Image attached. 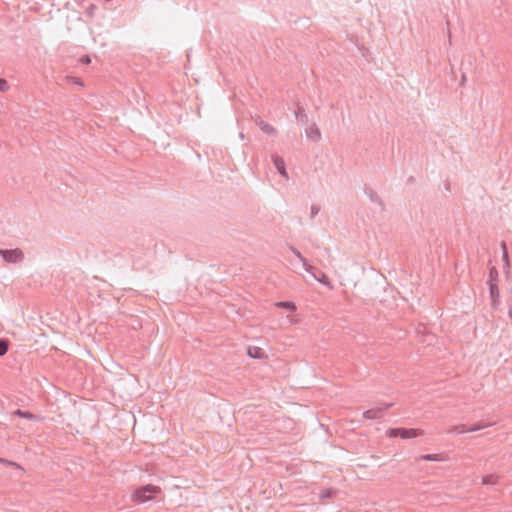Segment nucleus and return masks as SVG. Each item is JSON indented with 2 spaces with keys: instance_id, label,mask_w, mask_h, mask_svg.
<instances>
[{
  "instance_id": "393cba45",
  "label": "nucleus",
  "mask_w": 512,
  "mask_h": 512,
  "mask_svg": "<svg viewBox=\"0 0 512 512\" xmlns=\"http://www.w3.org/2000/svg\"><path fill=\"white\" fill-rule=\"evenodd\" d=\"M79 62H80L81 64L87 65V64H90V63H91V59H90V57H89L88 55H83V56L80 58Z\"/></svg>"
},
{
  "instance_id": "ddd939ff",
  "label": "nucleus",
  "mask_w": 512,
  "mask_h": 512,
  "mask_svg": "<svg viewBox=\"0 0 512 512\" xmlns=\"http://www.w3.org/2000/svg\"><path fill=\"white\" fill-rule=\"evenodd\" d=\"M296 119L302 124H307L309 122L308 115L306 114L304 108L302 106H298L295 111Z\"/></svg>"
},
{
  "instance_id": "9d476101",
  "label": "nucleus",
  "mask_w": 512,
  "mask_h": 512,
  "mask_svg": "<svg viewBox=\"0 0 512 512\" xmlns=\"http://www.w3.org/2000/svg\"><path fill=\"white\" fill-rule=\"evenodd\" d=\"M306 135L309 139L317 142L321 139V132L316 124H312L307 130Z\"/></svg>"
},
{
  "instance_id": "1a4fd4ad",
  "label": "nucleus",
  "mask_w": 512,
  "mask_h": 512,
  "mask_svg": "<svg viewBox=\"0 0 512 512\" xmlns=\"http://www.w3.org/2000/svg\"><path fill=\"white\" fill-rule=\"evenodd\" d=\"M501 249H502V259L504 261L503 269L508 274L511 264H510L507 244L504 241L501 242Z\"/></svg>"
},
{
  "instance_id": "f257e3e1",
  "label": "nucleus",
  "mask_w": 512,
  "mask_h": 512,
  "mask_svg": "<svg viewBox=\"0 0 512 512\" xmlns=\"http://www.w3.org/2000/svg\"><path fill=\"white\" fill-rule=\"evenodd\" d=\"M161 489L158 486L147 484L137 488L132 493V500L136 503H145L154 498V496L160 493Z\"/></svg>"
},
{
  "instance_id": "f8f14e48",
  "label": "nucleus",
  "mask_w": 512,
  "mask_h": 512,
  "mask_svg": "<svg viewBox=\"0 0 512 512\" xmlns=\"http://www.w3.org/2000/svg\"><path fill=\"white\" fill-rule=\"evenodd\" d=\"M248 355L254 359H262L265 356V352L262 348L254 346L248 348Z\"/></svg>"
},
{
  "instance_id": "20e7f679",
  "label": "nucleus",
  "mask_w": 512,
  "mask_h": 512,
  "mask_svg": "<svg viewBox=\"0 0 512 512\" xmlns=\"http://www.w3.org/2000/svg\"><path fill=\"white\" fill-rule=\"evenodd\" d=\"M393 406V403H383L376 408L368 409L363 412V417L365 419L374 420L381 419L384 416V413Z\"/></svg>"
},
{
  "instance_id": "2eb2a0df",
  "label": "nucleus",
  "mask_w": 512,
  "mask_h": 512,
  "mask_svg": "<svg viewBox=\"0 0 512 512\" xmlns=\"http://www.w3.org/2000/svg\"><path fill=\"white\" fill-rule=\"evenodd\" d=\"M499 477L495 474H489L482 478L483 485H495L498 483Z\"/></svg>"
},
{
  "instance_id": "5701e85b",
  "label": "nucleus",
  "mask_w": 512,
  "mask_h": 512,
  "mask_svg": "<svg viewBox=\"0 0 512 512\" xmlns=\"http://www.w3.org/2000/svg\"><path fill=\"white\" fill-rule=\"evenodd\" d=\"M9 89V84L6 79L0 78V92H6Z\"/></svg>"
},
{
  "instance_id": "f03ea898",
  "label": "nucleus",
  "mask_w": 512,
  "mask_h": 512,
  "mask_svg": "<svg viewBox=\"0 0 512 512\" xmlns=\"http://www.w3.org/2000/svg\"><path fill=\"white\" fill-rule=\"evenodd\" d=\"M386 435L390 438L410 439L423 436L424 431L416 428H390L387 430Z\"/></svg>"
},
{
  "instance_id": "b1692460",
  "label": "nucleus",
  "mask_w": 512,
  "mask_h": 512,
  "mask_svg": "<svg viewBox=\"0 0 512 512\" xmlns=\"http://www.w3.org/2000/svg\"><path fill=\"white\" fill-rule=\"evenodd\" d=\"M320 211V207L317 205L311 206V218H314Z\"/></svg>"
},
{
  "instance_id": "7ed1b4c3",
  "label": "nucleus",
  "mask_w": 512,
  "mask_h": 512,
  "mask_svg": "<svg viewBox=\"0 0 512 512\" xmlns=\"http://www.w3.org/2000/svg\"><path fill=\"white\" fill-rule=\"evenodd\" d=\"M0 257L7 263H19L24 259V253L21 249H0Z\"/></svg>"
},
{
  "instance_id": "423d86ee",
  "label": "nucleus",
  "mask_w": 512,
  "mask_h": 512,
  "mask_svg": "<svg viewBox=\"0 0 512 512\" xmlns=\"http://www.w3.org/2000/svg\"><path fill=\"white\" fill-rule=\"evenodd\" d=\"M489 285V296L491 299V306L493 309H497L500 305V292L497 283H491Z\"/></svg>"
},
{
  "instance_id": "412c9836",
  "label": "nucleus",
  "mask_w": 512,
  "mask_h": 512,
  "mask_svg": "<svg viewBox=\"0 0 512 512\" xmlns=\"http://www.w3.org/2000/svg\"><path fill=\"white\" fill-rule=\"evenodd\" d=\"M369 198H370V200L372 202H375V203H378L380 205H383L381 198L379 197V195L375 191L370 190Z\"/></svg>"
},
{
  "instance_id": "39448f33",
  "label": "nucleus",
  "mask_w": 512,
  "mask_h": 512,
  "mask_svg": "<svg viewBox=\"0 0 512 512\" xmlns=\"http://www.w3.org/2000/svg\"><path fill=\"white\" fill-rule=\"evenodd\" d=\"M493 424L494 423H490V422H479L477 424H474L470 428H466V426L464 424H459V425H455V426L451 427L448 430V433L457 432L459 434H462V433H465V432H475V431H479L481 429H484L486 427H490Z\"/></svg>"
},
{
  "instance_id": "aec40b11",
  "label": "nucleus",
  "mask_w": 512,
  "mask_h": 512,
  "mask_svg": "<svg viewBox=\"0 0 512 512\" xmlns=\"http://www.w3.org/2000/svg\"><path fill=\"white\" fill-rule=\"evenodd\" d=\"M420 459L425 461H439L441 458L439 454H425L421 455Z\"/></svg>"
},
{
  "instance_id": "4be33fe9",
  "label": "nucleus",
  "mask_w": 512,
  "mask_h": 512,
  "mask_svg": "<svg viewBox=\"0 0 512 512\" xmlns=\"http://www.w3.org/2000/svg\"><path fill=\"white\" fill-rule=\"evenodd\" d=\"M335 494V491L332 490V489H325L321 492L320 494V497L322 499H326V498H332Z\"/></svg>"
},
{
  "instance_id": "4468645a",
  "label": "nucleus",
  "mask_w": 512,
  "mask_h": 512,
  "mask_svg": "<svg viewBox=\"0 0 512 512\" xmlns=\"http://www.w3.org/2000/svg\"><path fill=\"white\" fill-rule=\"evenodd\" d=\"M14 415L21 417V418L28 419V420H36L38 418L37 415H35L34 413H32L30 411H24L21 409H17L14 412Z\"/></svg>"
},
{
  "instance_id": "dca6fc26",
  "label": "nucleus",
  "mask_w": 512,
  "mask_h": 512,
  "mask_svg": "<svg viewBox=\"0 0 512 512\" xmlns=\"http://www.w3.org/2000/svg\"><path fill=\"white\" fill-rule=\"evenodd\" d=\"M498 278H499V273H498V270L496 267L492 266L490 269H489V280H488V284H491V283H497L498 284Z\"/></svg>"
},
{
  "instance_id": "9b49d317",
  "label": "nucleus",
  "mask_w": 512,
  "mask_h": 512,
  "mask_svg": "<svg viewBox=\"0 0 512 512\" xmlns=\"http://www.w3.org/2000/svg\"><path fill=\"white\" fill-rule=\"evenodd\" d=\"M290 250L302 262L305 270L307 272H311V270L313 269V266L309 264L308 260L305 257H303L301 252L298 249H296L295 247H292V246L290 247Z\"/></svg>"
},
{
  "instance_id": "a878e982",
  "label": "nucleus",
  "mask_w": 512,
  "mask_h": 512,
  "mask_svg": "<svg viewBox=\"0 0 512 512\" xmlns=\"http://www.w3.org/2000/svg\"><path fill=\"white\" fill-rule=\"evenodd\" d=\"M413 181H414V178H413L412 176H411V177H409V179H408V183H412Z\"/></svg>"
},
{
  "instance_id": "6e6552de",
  "label": "nucleus",
  "mask_w": 512,
  "mask_h": 512,
  "mask_svg": "<svg viewBox=\"0 0 512 512\" xmlns=\"http://www.w3.org/2000/svg\"><path fill=\"white\" fill-rule=\"evenodd\" d=\"M309 273L312 274V276L315 278V280H317L321 284L331 287V282H330L329 277L321 270L315 269L313 267V269Z\"/></svg>"
},
{
  "instance_id": "f3484780",
  "label": "nucleus",
  "mask_w": 512,
  "mask_h": 512,
  "mask_svg": "<svg viewBox=\"0 0 512 512\" xmlns=\"http://www.w3.org/2000/svg\"><path fill=\"white\" fill-rule=\"evenodd\" d=\"M278 307L280 308H284V309H287L289 311H295L296 310V305L295 303L291 302V301H282V302H278L276 304Z\"/></svg>"
},
{
  "instance_id": "a211bd4d",
  "label": "nucleus",
  "mask_w": 512,
  "mask_h": 512,
  "mask_svg": "<svg viewBox=\"0 0 512 512\" xmlns=\"http://www.w3.org/2000/svg\"><path fill=\"white\" fill-rule=\"evenodd\" d=\"M9 349V340L6 338H0V356H4Z\"/></svg>"
},
{
  "instance_id": "0eeeda50",
  "label": "nucleus",
  "mask_w": 512,
  "mask_h": 512,
  "mask_svg": "<svg viewBox=\"0 0 512 512\" xmlns=\"http://www.w3.org/2000/svg\"><path fill=\"white\" fill-rule=\"evenodd\" d=\"M272 161H273V164H274L276 170L278 171V173L281 176L288 179V173L286 171V165H285L284 159L278 155H272Z\"/></svg>"
},
{
  "instance_id": "6ab92c4d",
  "label": "nucleus",
  "mask_w": 512,
  "mask_h": 512,
  "mask_svg": "<svg viewBox=\"0 0 512 512\" xmlns=\"http://www.w3.org/2000/svg\"><path fill=\"white\" fill-rule=\"evenodd\" d=\"M260 128L263 132L269 134V135H273L276 133V130L274 127H272L270 124L268 123H264V122H261L260 123Z\"/></svg>"
}]
</instances>
